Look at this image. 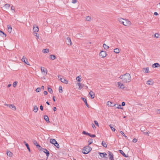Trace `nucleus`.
<instances>
[{"label":"nucleus","instance_id":"f257e3e1","mask_svg":"<svg viewBox=\"0 0 160 160\" xmlns=\"http://www.w3.org/2000/svg\"><path fill=\"white\" fill-rule=\"evenodd\" d=\"M119 78L122 79V82L124 83L129 82L131 80V76L129 73H126L123 75H121Z\"/></svg>","mask_w":160,"mask_h":160},{"label":"nucleus","instance_id":"f03ea898","mask_svg":"<svg viewBox=\"0 0 160 160\" xmlns=\"http://www.w3.org/2000/svg\"><path fill=\"white\" fill-rule=\"evenodd\" d=\"M118 20L121 23L126 26H128L131 24V22L129 21L122 18H118Z\"/></svg>","mask_w":160,"mask_h":160},{"label":"nucleus","instance_id":"7ed1b4c3","mask_svg":"<svg viewBox=\"0 0 160 160\" xmlns=\"http://www.w3.org/2000/svg\"><path fill=\"white\" fill-rule=\"evenodd\" d=\"M92 150V148L88 145L84 147L83 149V151H82V152L84 154H87L90 152Z\"/></svg>","mask_w":160,"mask_h":160},{"label":"nucleus","instance_id":"20e7f679","mask_svg":"<svg viewBox=\"0 0 160 160\" xmlns=\"http://www.w3.org/2000/svg\"><path fill=\"white\" fill-rule=\"evenodd\" d=\"M21 60L22 62H24L26 64L28 65H30V64H29V63L28 61V60L27 59H26V58L24 56H23Z\"/></svg>","mask_w":160,"mask_h":160},{"label":"nucleus","instance_id":"39448f33","mask_svg":"<svg viewBox=\"0 0 160 160\" xmlns=\"http://www.w3.org/2000/svg\"><path fill=\"white\" fill-rule=\"evenodd\" d=\"M108 153L109 154L110 160H114L113 159V153L110 151H108Z\"/></svg>","mask_w":160,"mask_h":160},{"label":"nucleus","instance_id":"423d86ee","mask_svg":"<svg viewBox=\"0 0 160 160\" xmlns=\"http://www.w3.org/2000/svg\"><path fill=\"white\" fill-rule=\"evenodd\" d=\"M100 56H102V58H104L106 56V53L105 51H102L99 53Z\"/></svg>","mask_w":160,"mask_h":160},{"label":"nucleus","instance_id":"0eeeda50","mask_svg":"<svg viewBox=\"0 0 160 160\" xmlns=\"http://www.w3.org/2000/svg\"><path fill=\"white\" fill-rule=\"evenodd\" d=\"M118 87L120 88L124 89L125 88V86L124 84L120 82L118 83Z\"/></svg>","mask_w":160,"mask_h":160},{"label":"nucleus","instance_id":"6e6552de","mask_svg":"<svg viewBox=\"0 0 160 160\" xmlns=\"http://www.w3.org/2000/svg\"><path fill=\"white\" fill-rule=\"evenodd\" d=\"M66 43L68 45H72L71 41L70 38H69L68 37L67 38V40H66Z\"/></svg>","mask_w":160,"mask_h":160},{"label":"nucleus","instance_id":"1a4fd4ad","mask_svg":"<svg viewBox=\"0 0 160 160\" xmlns=\"http://www.w3.org/2000/svg\"><path fill=\"white\" fill-rule=\"evenodd\" d=\"M41 70L42 72L43 73V74L45 75L47 74V70L46 69H45L44 67H41Z\"/></svg>","mask_w":160,"mask_h":160},{"label":"nucleus","instance_id":"9d476101","mask_svg":"<svg viewBox=\"0 0 160 160\" xmlns=\"http://www.w3.org/2000/svg\"><path fill=\"white\" fill-rule=\"evenodd\" d=\"M60 81H61L62 82L65 83V84H68V81L65 79V78H60Z\"/></svg>","mask_w":160,"mask_h":160},{"label":"nucleus","instance_id":"9b49d317","mask_svg":"<svg viewBox=\"0 0 160 160\" xmlns=\"http://www.w3.org/2000/svg\"><path fill=\"white\" fill-rule=\"evenodd\" d=\"M89 95L92 99H93L94 98L95 95L94 93L92 91H91L89 93Z\"/></svg>","mask_w":160,"mask_h":160},{"label":"nucleus","instance_id":"f8f14e48","mask_svg":"<svg viewBox=\"0 0 160 160\" xmlns=\"http://www.w3.org/2000/svg\"><path fill=\"white\" fill-rule=\"evenodd\" d=\"M81 99L85 103L87 107H88V108H89V106L87 103V100L86 99H85V98H81Z\"/></svg>","mask_w":160,"mask_h":160},{"label":"nucleus","instance_id":"ddd939ff","mask_svg":"<svg viewBox=\"0 0 160 160\" xmlns=\"http://www.w3.org/2000/svg\"><path fill=\"white\" fill-rule=\"evenodd\" d=\"M152 67L155 68H158L160 67V65L158 63H155L152 65Z\"/></svg>","mask_w":160,"mask_h":160},{"label":"nucleus","instance_id":"4468645a","mask_svg":"<svg viewBox=\"0 0 160 160\" xmlns=\"http://www.w3.org/2000/svg\"><path fill=\"white\" fill-rule=\"evenodd\" d=\"M154 83L153 81L151 79H150L147 81L146 84L149 85H152Z\"/></svg>","mask_w":160,"mask_h":160},{"label":"nucleus","instance_id":"2eb2a0df","mask_svg":"<svg viewBox=\"0 0 160 160\" xmlns=\"http://www.w3.org/2000/svg\"><path fill=\"white\" fill-rule=\"evenodd\" d=\"M0 36L2 37L5 38L6 36V35L3 32L0 30Z\"/></svg>","mask_w":160,"mask_h":160},{"label":"nucleus","instance_id":"dca6fc26","mask_svg":"<svg viewBox=\"0 0 160 160\" xmlns=\"http://www.w3.org/2000/svg\"><path fill=\"white\" fill-rule=\"evenodd\" d=\"M39 29L38 26L35 27L33 26V31L34 32H38V31Z\"/></svg>","mask_w":160,"mask_h":160},{"label":"nucleus","instance_id":"f3484780","mask_svg":"<svg viewBox=\"0 0 160 160\" xmlns=\"http://www.w3.org/2000/svg\"><path fill=\"white\" fill-rule=\"evenodd\" d=\"M79 86V90H81L82 88L84 86V84H82L81 83L79 82L78 84Z\"/></svg>","mask_w":160,"mask_h":160},{"label":"nucleus","instance_id":"a211bd4d","mask_svg":"<svg viewBox=\"0 0 160 160\" xmlns=\"http://www.w3.org/2000/svg\"><path fill=\"white\" fill-rule=\"evenodd\" d=\"M57 142V141L55 139H51L50 140V142L53 144H54L56 142Z\"/></svg>","mask_w":160,"mask_h":160},{"label":"nucleus","instance_id":"6ab92c4d","mask_svg":"<svg viewBox=\"0 0 160 160\" xmlns=\"http://www.w3.org/2000/svg\"><path fill=\"white\" fill-rule=\"evenodd\" d=\"M9 108L14 110H16V107L12 104H10L9 106Z\"/></svg>","mask_w":160,"mask_h":160},{"label":"nucleus","instance_id":"aec40b11","mask_svg":"<svg viewBox=\"0 0 160 160\" xmlns=\"http://www.w3.org/2000/svg\"><path fill=\"white\" fill-rule=\"evenodd\" d=\"M7 27L8 28V32L11 33L12 31V28L9 25H8Z\"/></svg>","mask_w":160,"mask_h":160},{"label":"nucleus","instance_id":"412c9836","mask_svg":"<svg viewBox=\"0 0 160 160\" xmlns=\"http://www.w3.org/2000/svg\"><path fill=\"white\" fill-rule=\"evenodd\" d=\"M7 155L8 156H9V157H12L13 155V153L11 152L10 151H7Z\"/></svg>","mask_w":160,"mask_h":160},{"label":"nucleus","instance_id":"4be33fe9","mask_svg":"<svg viewBox=\"0 0 160 160\" xmlns=\"http://www.w3.org/2000/svg\"><path fill=\"white\" fill-rule=\"evenodd\" d=\"M38 109V107L36 105L34 106L33 111L34 112H37Z\"/></svg>","mask_w":160,"mask_h":160},{"label":"nucleus","instance_id":"5701e85b","mask_svg":"<svg viewBox=\"0 0 160 160\" xmlns=\"http://www.w3.org/2000/svg\"><path fill=\"white\" fill-rule=\"evenodd\" d=\"M44 150H45V151H44V153H46V156L47 157H48L49 155V152L48 150H47L46 149H44Z\"/></svg>","mask_w":160,"mask_h":160},{"label":"nucleus","instance_id":"b1692460","mask_svg":"<svg viewBox=\"0 0 160 160\" xmlns=\"http://www.w3.org/2000/svg\"><path fill=\"white\" fill-rule=\"evenodd\" d=\"M44 119L46 122H50L49 120L48 117L47 115H46L44 116Z\"/></svg>","mask_w":160,"mask_h":160},{"label":"nucleus","instance_id":"393cba45","mask_svg":"<svg viewBox=\"0 0 160 160\" xmlns=\"http://www.w3.org/2000/svg\"><path fill=\"white\" fill-rule=\"evenodd\" d=\"M76 36L78 38H80L83 37V35L82 33H78L77 34Z\"/></svg>","mask_w":160,"mask_h":160},{"label":"nucleus","instance_id":"a878e982","mask_svg":"<svg viewBox=\"0 0 160 160\" xmlns=\"http://www.w3.org/2000/svg\"><path fill=\"white\" fill-rule=\"evenodd\" d=\"M119 152L121 154H122L123 156L125 157H127V156L124 153V152H123V151L122 150H119Z\"/></svg>","mask_w":160,"mask_h":160},{"label":"nucleus","instance_id":"bb28decb","mask_svg":"<svg viewBox=\"0 0 160 160\" xmlns=\"http://www.w3.org/2000/svg\"><path fill=\"white\" fill-rule=\"evenodd\" d=\"M103 47L104 49H108L109 48V47L106 45L104 43L103 45Z\"/></svg>","mask_w":160,"mask_h":160},{"label":"nucleus","instance_id":"cd10ccee","mask_svg":"<svg viewBox=\"0 0 160 160\" xmlns=\"http://www.w3.org/2000/svg\"><path fill=\"white\" fill-rule=\"evenodd\" d=\"M114 52L116 53H118L119 52V50L118 48H116L114 50Z\"/></svg>","mask_w":160,"mask_h":160},{"label":"nucleus","instance_id":"c85d7f7f","mask_svg":"<svg viewBox=\"0 0 160 160\" xmlns=\"http://www.w3.org/2000/svg\"><path fill=\"white\" fill-rule=\"evenodd\" d=\"M102 144L105 148L107 147V144L104 141H102Z\"/></svg>","mask_w":160,"mask_h":160},{"label":"nucleus","instance_id":"c756f323","mask_svg":"<svg viewBox=\"0 0 160 160\" xmlns=\"http://www.w3.org/2000/svg\"><path fill=\"white\" fill-rule=\"evenodd\" d=\"M5 8L6 9H9L10 7V5L9 4H6L4 6Z\"/></svg>","mask_w":160,"mask_h":160},{"label":"nucleus","instance_id":"7c9ffc66","mask_svg":"<svg viewBox=\"0 0 160 160\" xmlns=\"http://www.w3.org/2000/svg\"><path fill=\"white\" fill-rule=\"evenodd\" d=\"M143 69L145 70V72L146 73H148L149 72V68L147 67L145 68H144Z\"/></svg>","mask_w":160,"mask_h":160},{"label":"nucleus","instance_id":"2f4dec72","mask_svg":"<svg viewBox=\"0 0 160 160\" xmlns=\"http://www.w3.org/2000/svg\"><path fill=\"white\" fill-rule=\"evenodd\" d=\"M93 140L91 138L88 141V145L89 146V145L91 144V143H92L93 142Z\"/></svg>","mask_w":160,"mask_h":160},{"label":"nucleus","instance_id":"473e14b6","mask_svg":"<svg viewBox=\"0 0 160 160\" xmlns=\"http://www.w3.org/2000/svg\"><path fill=\"white\" fill-rule=\"evenodd\" d=\"M48 90L49 93H50L51 94H52V93L53 91L51 88L48 87Z\"/></svg>","mask_w":160,"mask_h":160},{"label":"nucleus","instance_id":"72a5a7b5","mask_svg":"<svg viewBox=\"0 0 160 160\" xmlns=\"http://www.w3.org/2000/svg\"><path fill=\"white\" fill-rule=\"evenodd\" d=\"M42 52L43 53H47L49 52V50L47 49H44L42 50Z\"/></svg>","mask_w":160,"mask_h":160},{"label":"nucleus","instance_id":"f704fd0d","mask_svg":"<svg viewBox=\"0 0 160 160\" xmlns=\"http://www.w3.org/2000/svg\"><path fill=\"white\" fill-rule=\"evenodd\" d=\"M50 56V58L52 60L55 59L56 58L55 56L54 55H51Z\"/></svg>","mask_w":160,"mask_h":160},{"label":"nucleus","instance_id":"c9c22d12","mask_svg":"<svg viewBox=\"0 0 160 160\" xmlns=\"http://www.w3.org/2000/svg\"><path fill=\"white\" fill-rule=\"evenodd\" d=\"M59 91L60 93H62V87L60 86L59 87Z\"/></svg>","mask_w":160,"mask_h":160},{"label":"nucleus","instance_id":"e433bc0d","mask_svg":"<svg viewBox=\"0 0 160 160\" xmlns=\"http://www.w3.org/2000/svg\"><path fill=\"white\" fill-rule=\"evenodd\" d=\"M25 146L27 147V148L28 149V150L29 152H31L30 149V148L29 147V145H28V143H26L25 144Z\"/></svg>","mask_w":160,"mask_h":160},{"label":"nucleus","instance_id":"4c0bfd02","mask_svg":"<svg viewBox=\"0 0 160 160\" xmlns=\"http://www.w3.org/2000/svg\"><path fill=\"white\" fill-rule=\"evenodd\" d=\"M91 19V17H89V16L87 17L86 18V21H89Z\"/></svg>","mask_w":160,"mask_h":160},{"label":"nucleus","instance_id":"58836bf2","mask_svg":"<svg viewBox=\"0 0 160 160\" xmlns=\"http://www.w3.org/2000/svg\"><path fill=\"white\" fill-rule=\"evenodd\" d=\"M109 126L111 128V129H112V131H115L116 130L115 129L113 128L112 126V125L111 124H110L109 125Z\"/></svg>","mask_w":160,"mask_h":160},{"label":"nucleus","instance_id":"ea45409f","mask_svg":"<svg viewBox=\"0 0 160 160\" xmlns=\"http://www.w3.org/2000/svg\"><path fill=\"white\" fill-rule=\"evenodd\" d=\"M82 133L86 135H88V136L89 135V133H88V132H86V131H83L82 132Z\"/></svg>","mask_w":160,"mask_h":160},{"label":"nucleus","instance_id":"a19ab883","mask_svg":"<svg viewBox=\"0 0 160 160\" xmlns=\"http://www.w3.org/2000/svg\"><path fill=\"white\" fill-rule=\"evenodd\" d=\"M80 77H81V76L77 77L76 78V80L79 82H80L81 81V78H80Z\"/></svg>","mask_w":160,"mask_h":160},{"label":"nucleus","instance_id":"79ce46f5","mask_svg":"<svg viewBox=\"0 0 160 160\" xmlns=\"http://www.w3.org/2000/svg\"><path fill=\"white\" fill-rule=\"evenodd\" d=\"M54 145L57 148H59V144L57 142L56 143L54 144Z\"/></svg>","mask_w":160,"mask_h":160},{"label":"nucleus","instance_id":"37998d69","mask_svg":"<svg viewBox=\"0 0 160 160\" xmlns=\"http://www.w3.org/2000/svg\"><path fill=\"white\" fill-rule=\"evenodd\" d=\"M99 154L101 157L103 158L104 157V155L103 152H99Z\"/></svg>","mask_w":160,"mask_h":160},{"label":"nucleus","instance_id":"c03bdc74","mask_svg":"<svg viewBox=\"0 0 160 160\" xmlns=\"http://www.w3.org/2000/svg\"><path fill=\"white\" fill-rule=\"evenodd\" d=\"M18 83V82L17 81H15L13 82V86L14 87H15L16 86V85H17Z\"/></svg>","mask_w":160,"mask_h":160},{"label":"nucleus","instance_id":"a18cd8bd","mask_svg":"<svg viewBox=\"0 0 160 160\" xmlns=\"http://www.w3.org/2000/svg\"><path fill=\"white\" fill-rule=\"evenodd\" d=\"M120 133H121L122 135L125 137L126 138H127V137L125 135V134H124V133L123 132L121 131H120Z\"/></svg>","mask_w":160,"mask_h":160},{"label":"nucleus","instance_id":"49530a36","mask_svg":"<svg viewBox=\"0 0 160 160\" xmlns=\"http://www.w3.org/2000/svg\"><path fill=\"white\" fill-rule=\"evenodd\" d=\"M14 7L13 6H12V7H11V10L12 11V12H14L15 11V10H14Z\"/></svg>","mask_w":160,"mask_h":160},{"label":"nucleus","instance_id":"de8ad7c7","mask_svg":"<svg viewBox=\"0 0 160 160\" xmlns=\"http://www.w3.org/2000/svg\"><path fill=\"white\" fill-rule=\"evenodd\" d=\"M41 90V88H38L36 89V91L37 92H39Z\"/></svg>","mask_w":160,"mask_h":160},{"label":"nucleus","instance_id":"09e8293b","mask_svg":"<svg viewBox=\"0 0 160 160\" xmlns=\"http://www.w3.org/2000/svg\"><path fill=\"white\" fill-rule=\"evenodd\" d=\"M90 137L92 138H94L96 137V135L95 134H91L89 133V135Z\"/></svg>","mask_w":160,"mask_h":160},{"label":"nucleus","instance_id":"8fccbe9b","mask_svg":"<svg viewBox=\"0 0 160 160\" xmlns=\"http://www.w3.org/2000/svg\"><path fill=\"white\" fill-rule=\"evenodd\" d=\"M117 105L118 106L117 107H116L117 108H118V109H122V108H121V105Z\"/></svg>","mask_w":160,"mask_h":160},{"label":"nucleus","instance_id":"3c124183","mask_svg":"<svg viewBox=\"0 0 160 160\" xmlns=\"http://www.w3.org/2000/svg\"><path fill=\"white\" fill-rule=\"evenodd\" d=\"M159 36V34L156 33L155 34L154 36H155V37L156 38H158Z\"/></svg>","mask_w":160,"mask_h":160},{"label":"nucleus","instance_id":"603ef678","mask_svg":"<svg viewBox=\"0 0 160 160\" xmlns=\"http://www.w3.org/2000/svg\"><path fill=\"white\" fill-rule=\"evenodd\" d=\"M77 2V0H72V2L73 4L76 3Z\"/></svg>","mask_w":160,"mask_h":160},{"label":"nucleus","instance_id":"864d4df0","mask_svg":"<svg viewBox=\"0 0 160 160\" xmlns=\"http://www.w3.org/2000/svg\"><path fill=\"white\" fill-rule=\"evenodd\" d=\"M112 104V102H111L108 101V105H109L110 106H112L113 105H112L111 104Z\"/></svg>","mask_w":160,"mask_h":160},{"label":"nucleus","instance_id":"5fc2aeb1","mask_svg":"<svg viewBox=\"0 0 160 160\" xmlns=\"http://www.w3.org/2000/svg\"><path fill=\"white\" fill-rule=\"evenodd\" d=\"M33 142L34 144L36 146H37V144H38L36 140H34Z\"/></svg>","mask_w":160,"mask_h":160},{"label":"nucleus","instance_id":"6e6d98bb","mask_svg":"<svg viewBox=\"0 0 160 160\" xmlns=\"http://www.w3.org/2000/svg\"><path fill=\"white\" fill-rule=\"evenodd\" d=\"M95 124L98 126H99V124L97 121H94Z\"/></svg>","mask_w":160,"mask_h":160},{"label":"nucleus","instance_id":"4d7b16f0","mask_svg":"<svg viewBox=\"0 0 160 160\" xmlns=\"http://www.w3.org/2000/svg\"><path fill=\"white\" fill-rule=\"evenodd\" d=\"M132 141L133 142H134V143H135L136 142H137V139H136V138H134L133 140H132Z\"/></svg>","mask_w":160,"mask_h":160},{"label":"nucleus","instance_id":"13d9d810","mask_svg":"<svg viewBox=\"0 0 160 160\" xmlns=\"http://www.w3.org/2000/svg\"><path fill=\"white\" fill-rule=\"evenodd\" d=\"M140 129H141V131H142V132H143L145 131L144 128L143 127H141Z\"/></svg>","mask_w":160,"mask_h":160},{"label":"nucleus","instance_id":"bf43d9fd","mask_svg":"<svg viewBox=\"0 0 160 160\" xmlns=\"http://www.w3.org/2000/svg\"><path fill=\"white\" fill-rule=\"evenodd\" d=\"M92 128L93 129H95L96 128V127H95V125L93 123H92Z\"/></svg>","mask_w":160,"mask_h":160},{"label":"nucleus","instance_id":"052dcab7","mask_svg":"<svg viewBox=\"0 0 160 160\" xmlns=\"http://www.w3.org/2000/svg\"><path fill=\"white\" fill-rule=\"evenodd\" d=\"M63 77H62L61 75H58V79L60 80V78H63Z\"/></svg>","mask_w":160,"mask_h":160},{"label":"nucleus","instance_id":"680f3d73","mask_svg":"<svg viewBox=\"0 0 160 160\" xmlns=\"http://www.w3.org/2000/svg\"><path fill=\"white\" fill-rule=\"evenodd\" d=\"M37 148L39 149V148L40 149L41 148V147L40 146V145H39L38 144H37V145L36 146Z\"/></svg>","mask_w":160,"mask_h":160},{"label":"nucleus","instance_id":"e2e57ef3","mask_svg":"<svg viewBox=\"0 0 160 160\" xmlns=\"http://www.w3.org/2000/svg\"><path fill=\"white\" fill-rule=\"evenodd\" d=\"M40 109L42 111L43 110V107L42 105L40 106Z\"/></svg>","mask_w":160,"mask_h":160},{"label":"nucleus","instance_id":"0e129e2a","mask_svg":"<svg viewBox=\"0 0 160 160\" xmlns=\"http://www.w3.org/2000/svg\"><path fill=\"white\" fill-rule=\"evenodd\" d=\"M48 92L46 91H44L43 92V94L45 95H46L48 94Z\"/></svg>","mask_w":160,"mask_h":160},{"label":"nucleus","instance_id":"69168bd1","mask_svg":"<svg viewBox=\"0 0 160 160\" xmlns=\"http://www.w3.org/2000/svg\"><path fill=\"white\" fill-rule=\"evenodd\" d=\"M36 35H35V36L38 38H39V35L37 33H35Z\"/></svg>","mask_w":160,"mask_h":160},{"label":"nucleus","instance_id":"338daca9","mask_svg":"<svg viewBox=\"0 0 160 160\" xmlns=\"http://www.w3.org/2000/svg\"><path fill=\"white\" fill-rule=\"evenodd\" d=\"M125 103L124 102H122V106H124L125 105Z\"/></svg>","mask_w":160,"mask_h":160},{"label":"nucleus","instance_id":"774afa93","mask_svg":"<svg viewBox=\"0 0 160 160\" xmlns=\"http://www.w3.org/2000/svg\"><path fill=\"white\" fill-rule=\"evenodd\" d=\"M154 14L155 15H158V13L157 12H155L154 13Z\"/></svg>","mask_w":160,"mask_h":160}]
</instances>
